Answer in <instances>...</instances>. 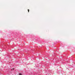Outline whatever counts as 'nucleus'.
<instances>
[{"mask_svg": "<svg viewBox=\"0 0 75 75\" xmlns=\"http://www.w3.org/2000/svg\"><path fill=\"white\" fill-rule=\"evenodd\" d=\"M19 75H22V74H19Z\"/></svg>", "mask_w": 75, "mask_h": 75, "instance_id": "f257e3e1", "label": "nucleus"}, {"mask_svg": "<svg viewBox=\"0 0 75 75\" xmlns=\"http://www.w3.org/2000/svg\"><path fill=\"white\" fill-rule=\"evenodd\" d=\"M28 13H29V9H28Z\"/></svg>", "mask_w": 75, "mask_h": 75, "instance_id": "f03ea898", "label": "nucleus"}, {"mask_svg": "<svg viewBox=\"0 0 75 75\" xmlns=\"http://www.w3.org/2000/svg\"><path fill=\"white\" fill-rule=\"evenodd\" d=\"M13 69V70H14V69Z\"/></svg>", "mask_w": 75, "mask_h": 75, "instance_id": "7ed1b4c3", "label": "nucleus"}, {"mask_svg": "<svg viewBox=\"0 0 75 75\" xmlns=\"http://www.w3.org/2000/svg\"><path fill=\"white\" fill-rule=\"evenodd\" d=\"M12 70H13V69H12Z\"/></svg>", "mask_w": 75, "mask_h": 75, "instance_id": "20e7f679", "label": "nucleus"}]
</instances>
